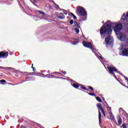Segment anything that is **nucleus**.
Instances as JSON below:
<instances>
[{
  "mask_svg": "<svg viewBox=\"0 0 128 128\" xmlns=\"http://www.w3.org/2000/svg\"><path fill=\"white\" fill-rule=\"evenodd\" d=\"M105 24H107L105 27L104 26H103L101 28L100 30V34H108V36L112 34V26H114V30L115 32H120V30H122V24H116L114 22H110V20H108Z\"/></svg>",
  "mask_w": 128,
  "mask_h": 128,
  "instance_id": "nucleus-1",
  "label": "nucleus"
},
{
  "mask_svg": "<svg viewBox=\"0 0 128 128\" xmlns=\"http://www.w3.org/2000/svg\"><path fill=\"white\" fill-rule=\"evenodd\" d=\"M76 12L78 16H81L80 21L86 20V12L84 8L78 6L76 8Z\"/></svg>",
  "mask_w": 128,
  "mask_h": 128,
  "instance_id": "nucleus-2",
  "label": "nucleus"
},
{
  "mask_svg": "<svg viewBox=\"0 0 128 128\" xmlns=\"http://www.w3.org/2000/svg\"><path fill=\"white\" fill-rule=\"evenodd\" d=\"M107 68L108 69V70H109L110 74L113 76L114 78H116V80L118 82V78H116V76L114 72H118V74H120L122 75V74H120V73L118 71V70L116 68H114L112 66H107Z\"/></svg>",
  "mask_w": 128,
  "mask_h": 128,
  "instance_id": "nucleus-3",
  "label": "nucleus"
},
{
  "mask_svg": "<svg viewBox=\"0 0 128 128\" xmlns=\"http://www.w3.org/2000/svg\"><path fill=\"white\" fill-rule=\"evenodd\" d=\"M97 108L99 110H98V114H99L98 118H99V122L100 123L102 122V114H100V110L102 111L104 116H106V113L104 112V108H102V104L100 103L97 104Z\"/></svg>",
  "mask_w": 128,
  "mask_h": 128,
  "instance_id": "nucleus-4",
  "label": "nucleus"
},
{
  "mask_svg": "<svg viewBox=\"0 0 128 128\" xmlns=\"http://www.w3.org/2000/svg\"><path fill=\"white\" fill-rule=\"evenodd\" d=\"M117 37L119 40H120V42H125L126 44V40H128L126 34L120 32L117 34Z\"/></svg>",
  "mask_w": 128,
  "mask_h": 128,
  "instance_id": "nucleus-5",
  "label": "nucleus"
},
{
  "mask_svg": "<svg viewBox=\"0 0 128 128\" xmlns=\"http://www.w3.org/2000/svg\"><path fill=\"white\" fill-rule=\"evenodd\" d=\"M82 44L84 46H85V48H90V50H92V52H94V48L92 46V43L90 42H86V41L83 42Z\"/></svg>",
  "mask_w": 128,
  "mask_h": 128,
  "instance_id": "nucleus-6",
  "label": "nucleus"
},
{
  "mask_svg": "<svg viewBox=\"0 0 128 128\" xmlns=\"http://www.w3.org/2000/svg\"><path fill=\"white\" fill-rule=\"evenodd\" d=\"M105 41L106 44L110 46V44H113L114 38H112V36H109L105 39Z\"/></svg>",
  "mask_w": 128,
  "mask_h": 128,
  "instance_id": "nucleus-7",
  "label": "nucleus"
},
{
  "mask_svg": "<svg viewBox=\"0 0 128 128\" xmlns=\"http://www.w3.org/2000/svg\"><path fill=\"white\" fill-rule=\"evenodd\" d=\"M119 54L122 56H128V48L124 49L122 52H119Z\"/></svg>",
  "mask_w": 128,
  "mask_h": 128,
  "instance_id": "nucleus-8",
  "label": "nucleus"
},
{
  "mask_svg": "<svg viewBox=\"0 0 128 128\" xmlns=\"http://www.w3.org/2000/svg\"><path fill=\"white\" fill-rule=\"evenodd\" d=\"M8 56V52H0V58H6Z\"/></svg>",
  "mask_w": 128,
  "mask_h": 128,
  "instance_id": "nucleus-9",
  "label": "nucleus"
},
{
  "mask_svg": "<svg viewBox=\"0 0 128 128\" xmlns=\"http://www.w3.org/2000/svg\"><path fill=\"white\" fill-rule=\"evenodd\" d=\"M96 56L100 60L102 64H104V62H106V60H104V58L98 55V54H95Z\"/></svg>",
  "mask_w": 128,
  "mask_h": 128,
  "instance_id": "nucleus-10",
  "label": "nucleus"
},
{
  "mask_svg": "<svg viewBox=\"0 0 128 128\" xmlns=\"http://www.w3.org/2000/svg\"><path fill=\"white\" fill-rule=\"evenodd\" d=\"M56 16L59 20H64V15L62 12L57 13Z\"/></svg>",
  "mask_w": 128,
  "mask_h": 128,
  "instance_id": "nucleus-11",
  "label": "nucleus"
},
{
  "mask_svg": "<svg viewBox=\"0 0 128 128\" xmlns=\"http://www.w3.org/2000/svg\"><path fill=\"white\" fill-rule=\"evenodd\" d=\"M118 122H116V124L117 126H121L122 124V118H120V117L118 118Z\"/></svg>",
  "mask_w": 128,
  "mask_h": 128,
  "instance_id": "nucleus-12",
  "label": "nucleus"
},
{
  "mask_svg": "<svg viewBox=\"0 0 128 128\" xmlns=\"http://www.w3.org/2000/svg\"><path fill=\"white\" fill-rule=\"evenodd\" d=\"M110 116V119L112 120H114V122H116V118H114V114H112V112H110L109 114Z\"/></svg>",
  "mask_w": 128,
  "mask_h": 128,
  "instance_id": "nucleus-13",
  "label": "nucleus"
},
{
  "mask_svg": "<svg viewBox=\"0 0 128 128\" xmlns=\"http://www.w3.org/2000/svg\"><path fill=\"white\" fill-rule=\"evenodd\" d=\"M126 18H128V12L126 13V16L124 14H122L121 20H126Z\"/></svg>",
  "mask_w": 128,
  "mask_h": 128,
  "instance_id": "nucleus-14",
  "label": "nucleus"
},
{
  "mask_svg": "<svg viewBox=\"0 0 128 128\" xmlns=\"http://www.w3.org/2000/svg\"><path fill=\"white\" fill-rule=\"evenodd\" d=\"M0 68H3L4 70H12V68L2 66H0Z\"/></svg>",
  "mask_w": 128,
  "mask_h": 128,
  "instance_id": "nucleus-15",
  "label": "nucleus"
},
{
  "mask_svg": "<svg viewBox=\"0 0 128 128\" xmlns=\"http://www.w3.org/2000/svg\"><path fill=\"white\" fill-rule=\"evenodd\" d=\"M72 86H74L75 88H78L80 86V84H71Z\"/></svg>",
  "mask_w": 128,
  "mask_h": 128,
  "instance_id": "nucleus-16",
  "label": "nucleus"
},
{
  "mask_svg": "<svg viewBox=\"0 0 128 128\" xmlns=\"http://www.w3.org/2000/svg\"><path fill=\"white\" fill-rule=\"evenodd\" d=\"M74 24L75 26H76L77 28H80V26L78 25V22H74Z\"/></svg>",
  "mask_w": 128,
  "mask_h": 128,
  "instance_id": "nucleus-17",
  "label": "nucleus"
},
{
  "mask_svg": "<svg viewBox=\"0 0 128 128\" xmlns=\"http://www.w3.org/2000/svg\"><path fill=\"white\" fill-rule=\"evenodd\" d=\"M56 8V10H60V6H58V4H56V3H54V2L53 3Z\"/></svg>",
  "mask_w": 128,
  "mask_h": 128,
  "instance_id": "nucleus-18",
  "label": "nucleus"
},
{
  "mask_svg": "<svg viewBox=\"0 0 128 128\" xmlns=\"http://www.w3.org/2000/svg\"><path fill=\"white\" fill-rule=\"evenodd\" d=\"M78 42H80L78 41H74V42H71L72 44H73L74 46H76V44H78Z\"/></svg>",
  "mask_w": 128,
  "mask_h": 128,
  "instance_id": "nucleus-19",
  "label": "nucleus"
},
{
  "mask_svg": "<svg viewBox=\"0 0 128 128\" xmlns=\"http://www.w3.org/2000/svg\"><path fill=\"white\" fill-rule=\"evenodd\" d=\"M124 44H122L120 46V48H119L120 50H124Z\"/></svg>",
  "mask_w": 128,
  "mask_h": 128,
  "instance_id": "nucleus-20",
  "label": "nucleus"
},
{
  "mask_svg": "<svg viewBox=\"0 0 128 128\" xmlns=\"http://www.w3.org/2000/svg\"><path fill=\"white\" fill-rule=\"evenodd\" d=\"M38 12H39V14H42V16H44L46 14H44V12H42V11H40V10H38Z\"/></svg>",
  "mask_w": 128,
  "mask_h": 128,
  "instance_id": "nucleus-21",
  "label": "nucleus"
},
{
  "mask_svg": "<svg viewBox=\"0 0 128 128\" xmlns=\"http://www.w3.org/2000/svg\"><path fill=\"white\" fill-rule=\"evenodd\" d=\"M107 110L109 114L112 112V108L107 106Z\"/></svg>",
  "mask_w": 128,
  "mask_h": 128,
  "instance_id": "nucleus-22",
  "label": "nucleus"
},
{
  "mask_svg": "<svg viewBox=\"0 0 128 128\" xmlns=\"http://www.w3.org/2000/svg\"><path fill=\"white\" fill-rule=\"evenodd\" d=\"M74 30L76 32V34H79L80 32V30L78 28H74Z\"/></svg>",
  "mask_w": 128,
  "mask_h": 128,
  "instance_id": "nucleus-23",
  "label": "nucleus"
},
{
  "mask_svg": "<svg viewBox=\"0 0 128 128\" xmlns=\"http://www.w3.org/2000/svg\"><path fill=\"white\" fill-rule=\"evenodd\" d=\"M62 10L64 12V14H65L66 15L68 14V11L67 10H64V9H62Z\"/></svg>",
  "mask_w": 128,
  "mask_h": 128,
  "instance_id": "nucleus-24",
  "label": "nucleus"
},
{
  "mask_svg": "<svg viewBox=\"0 0 128 128\" xmlns=\"http://www.w3.org/2000/svg\"><path fill=\"white\" fill-rule=\"evenodd\" d=\"M96 100H97L98 102H102V99H100V97H96Z\"/></svg>",
  "mask_w": 128,
  "mask_h": 128,
  "instance_id": "nucleus-25",
  "label": "nucleus"
},
{
  "mask_svg": "<svg viewBox=\"0 0 128 128\" xmlns=\"http://www.w3.org/2000/svg\"><path fill=\"white\" fill-rule=\"evenodd\" d=\"M0 82H1V84H4V82H6V80H0Z\"/></svg>",
  "mask_w": 128,
  "mask_h": 128,
  "instance_id": "nucleus-26",
  "label": "nucleus"
},
{
  "mask_svg": "<svg viewBox=\"0 0 128 128\" xmlns=\"http://www.w3.org/2000/svg\"><path fill=\"white\" fill-rule=\"evenodd\" d=\"M121 76H124V78H125L127 82H128V78L127 77H126V76L121 74Z\"/></svg>",
  "mask_w": 128,
  "mask_h": 128,
  "instance_id": "nucleus-27",
  "label": "nucleus"
},
{
  "mask_svg": "<svg viewBox=\"0 0 128 128\" xmlns=\"http://www.w3.org/2000/svg\"><path fill=\"white\" fill-rule=\"evenodd\" d=\"M121 76H124V78H125L127 82H128V78L127 77H126V76L121 74Z\"/></svg>",
  "mask_w": 128,
  "mask_h": 128,
  "instance_id": "nucleus-28",
  "label": "nucleus"
},
{
  "mask_svg": "<svg viewBox=\"0 0 128 128\" xmlns=\"http://www.w3.org/2000/svg\"><path fill=\"white\" fill-rule=\"evenodd\" d=\"M71 14L72 16L74 18L76 19V16H74V14L72 13H71Z\"/></svg>",
  "mask_w": 128,
  "mask_h": 128,
  "instance_id": "nucleus-29",
  "label": "nucleus"
},
{
  "mask_svg": "<svg viewBox=\"0 0 128 128\" xmlns=\"http://www.w3.org/2000/svg\"><path fill=\"white\" fill-rule=\"evenodd\" d=\"M122 126L123 128H126V124H123Z\"/></svg>",
  "mask_w": 128,
  "mask_h": 128,
  "instance_id": "nucleus-30",
  "label": "nucleus"
},
{
  "mask_svg": "<svg viewBox=\"0 0 128 128\" xmlns=\"http://www.w3.org/2000/svg\"><path fill=\"white\" fill-rule=\"evenodd\" d=\"M70 24H74V20H70Z\"/></svg>",
  "mask_w": 128,
  "mask_h": 128,
  "instance_id": "nucleus-31",
  "label": "nucleus"
},
{
  "mask_svg": "<svg viewBox=\"0 0 128 128\" xmlns=\"http://www.w3.org/2000/svg\"><path fill=\"white\" fill-rule=\"evenodd\" d=\"M49 78H54V75H50L48 76Z\"/></svg>",
  "mask_w": 128,
  "mask_h": 128,
  "instance_id": "nucleus-32",
  "label": "nucleus"
},
{
  "mask_svg": "<svg viewBox=\"0 0 128 128\" xmlns=\"http://www.w3.org/2000/svg\"><path fill=\"white\" fill-rule=\"evenodd\" d=\"M55 74H57V76H60L61 74L60 72H54Z\"/></svg>",
  "mask_w": 128,
  "mask_h": 128,
  "instance_id": "nucleus-33",
  "label": "nucleus"
},
{
  "mask_svg": "<svg viewBox=\"0 0 128 128\" xmlns=\"http://www.w3.org/2000/svg\"><path fill=\"white\" fill-rule=\"evenodd\" d=\"M89 96H94V93H88Z\"/></svg>",
  "mask_w": 128,
  "mask_h": 128,
  "instance_id": "nucleus-34",
  "label": "nucleus"
},
{
  "mask_svg": "<svg viewBox=\"0 0 128 128\" xmlns=\"http://www.w3.org/2000/svg\"><path fill=\"white\" fill-rule=\"evenodd\" d=\"M61 72L63 74H66V71H61Z\"/></svg>",
  "mask_w": 128,
  "mask_h": 128,
  "instance_id": "nucleus-35",
  "label": "nucleus"
},
{
  "mask_svg": "<svg viewBox=\"0 0 128 128\" xmlns=\"http://www.w3.org/2000/svg\"><path fill=\"white\" fill-rule=\"evenodd\" d=\"M88 88L90 90H94V88H92V87L89 86Z\"/></svg>",
  "mask_w": 128,
  "mask_h": 128,
  "instance_id": "nucleus-36",
  "label": "nucleus"
},
{
  "mask_svg": "<svg viewBox=\"0 0 128 128\" xmlns=\"http://www.w3.org/2000/svg\"><path fill=\"white\" fill-rule=\"evenodd\" d=\"M28 78H26V80L24 82H26L28 80H28Z\"/></svg>",
  "mask_w": 128,
  "mask_h": 128,
  "instance_id": "nucleus-37",
  "label": "nucleus"
},
{
  "mask_svg": "<svg viewBox=\"0 0 128 128\" xmlns=\"http://www.w3.org/2000/svg\"><path fill=\"white\" fill-rule=\"evenodd\" d=\"M11 84L12 86H16V85H18V84H20V83H19V84Z\"/></svg>",
  "mask_w": 128,
  "mask_h": 128,
  "instance_id": "nucleus-38",
  "label": "nucleus"
},
{
  "mask_svg": "<svg viewBox=\"0 0 128 128\" xmlns=\"http://www.w3.org/2000/svg\"><path fill=\"white\" fill-rule=\"evenodd\" d=\"M34 66V64H32V68H33V72H34V68L32 66Z\"/></svg>",
  "mask_w": 128,
  "mask_h": 128,
  "instance_id": "nucleus-39",
  "label": "nucleus"
},
{
  "mask_svg": "<svg viewBox=\"0 0 128 128\" xmlns=\"http://www.w3.org/2000/svg\"><path fill=\"white\" fill-rule=\"evenodd\" d=\"M82 88L83 90H86V87H82Z\"/></svg>",
  "mask_w": 128,
  "mask_h": 128,
  "instance_id": "nucleus-40",
  "label": "nucleus"
},
{
  "mask_svg": "<svg viewBox=\"0 0 128 128\" xmlns=\"http://www.w3.org/2000/svg\"><path fill=\"white\" fill-rule=\"evenodd\" d=\"M49 2H54V0H49Z\"/></svg>",
  "mask_w": 128,
  "mask_h": 128,
  "instance_id": "nucleus-41",
  "label": "nucleus"
},
{
  "mask_svg": "<svg viewBox=\"0 0 128 128\" xmlns=\"http://www.w3.org/2000/svg\"><path fill=\"white\" fill-rule=\"evenodd\" d=\"M120 110H124L122 108H120Z\"/></svg>",
  "mask_w": 128,
  "mask_h": 128,
  "instance_id": "nucleus-42",
  "label": "nucleus"
},
{
  "mask_svg": "<svg viewBox=\"0 0 128 128\" xmlns=\"http://www.w3.org/2000/svg\"><path fill=\"white\" fill-rule=\"evenodd\" d=\"M20 128H26V127H24V126H21Z\"/></svg>",
  "mask_w": 128,
  "mask_h": 128,
  "instance_id": "nucleus-43",
  "label": "nucleus"
},
{
  "mask_svg": "<svg viewBox=\"0 0 128 128\" xmlns=\"http://www.w3.org/2000/svg\"><path fill=\"white\" fill-rule=\"evenodd\" d=\"M62 78L63 80H64V78Z\"/></svg>",
  "mask_w": 128,
  "mask_h": 128,
  "instance_id": "nucleus-44",
  "label": "nucleus"
},
{
  "mask_svg": "<svg viewBox=\"0 0 128 128\" xmlns=\"http://www.w3.org/2000/svg\"><path fill=\"white\" fill-rule=\"evenodd\" d=\"M48 74H50V71L48 70Z\"/></svg>",
  "mask_w": 128,
  "mask_h": 128,
  "instance_id": "nucleus-45",
  "label": "nucleus"
},
{
  "mask_svg": "<svg viewBox=\"0 0 128 128\" xmlns=\"http://www.w3.org/2000/svg\"><path fill=\"white\" fill-rule=\"evenodd\" d=\"M38 124V126H40V124Z\"/></svg>",
  "mask_w": 128,
  "mask_h": 128,
  "instance_id": "nucleus-46",
  "label": "nucleus"
},
{
  "mask_svg": "<svg viewBox=\"0 0 128 128\" xmlns=\"http://www.w3.org/2000/svg\"><path fill=\"white\" fill-rule=\"evenodd\" d=\"M122 84V86H124V85Z\"/></svg>",
  "mask_w": 128,
  "mask_h": 128,
  "instance_id": "nucleus-47",
  "label": "nucleus"
},
{
  "mask_svg": "<svg viewBox=\"0 0 128 128\" xmlns=\"http://www.w3.org/2000/svg\"><path fill=\"white\" fill-rule=\"evenodd\" d=\"M30 74H32V73H30Z\"/></svg>",
  "mask_w": 128,
  "mask_h": 128,
  "instance_id": "nucleus-48",
  "label": "nucleus"
},
{
  "mask_svg": "<svg viewBox=\"0 0 128 128\" xmlns=\"http://www.w3.org/2000/svg\"><path fill=\"white\" fill-rule=\"evenodd\" d=\"M126 86V88H128V86Z\"/></svg>",
  "mask_w": 128,
  "mask_h": 128,
  "instance_id": "nucleus-49",
  "label": "nucleus"
},
{
  "mask_svg": "<svg viewBox=\"0 0 128 128\" xmlns=\"http://www.w3.org/2000/svg\"><path fill=\"white\" fill-rule=\"evenodd\" d=\"M104 66H105V68H106V66L105 65H104Z\"/></svg>",
  "mask_w": 128,
  "mask_h": 128,
  "instance_id": "nucleus-50",
  "label": "nucleus"
},
{
  "mask_svg": "<svg viewBox=\"0 0 128 128\" xmlns=\"http://www.w3.org/2000/svg\"><path fill=\"white\" fill-rule=\"evenodd\" d=\"M102 22V24H104V22Z\"/></svg>",
  "mask_w": 128,
  "mask_h": 128,
  "instance_id": "nucleus-51",
  "label": "nucleus"
},
{
  "mask_svg": "<svg viewBox=\"0 0 128 128\" xmlns=\"http://www.w3.org/2000/svg\"><path fill=\"white\" fill-rule=\"evenodd\" d=\"M99 54H100V53H98Z\"/></svg>",
  "mask_w": 128,
  "mask_h": 128,
  "instance_id": "nucleus-52",
  "label": "nucleus"
}]
</instances>
